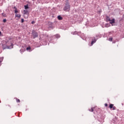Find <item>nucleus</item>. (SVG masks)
<instances>
[{"label":"nucleus","instance_id":"10","mask_svg":"<svg viewBox=\"0 0 124 124\" xmlns=\"http://www.w3.org/2000/svg\"><path fill=\"white\" fill-rule=\"evenodd\" d=\"M113 107H114V105L113 104H110L109 105V108H110V109H112V108H113Z\"/></svg>","mask_w":124,"mask_h":124},{"label":"nucleus","instance_id":"14","mask_svg":"<svg viewBox=\"0 0 124 124\" xmlns=\"http://www.w3.org/2000/svg\"><path fill=\"white\" fill-rule=\"evenodd\" d=\"M24 7L25 9H29V6L28 5H25Z\"/></svg>","mask_w":124,"mask_h":124},{"label":"nucleus","instance_id":"17","mask_svg":"<svg viewBox=\"0 0 124 124\" xmlns=\"http://www.w3.org/2000/svg\"><path fill=\"white\" fill-rule=\"evenodd\" d=\"M16 102L18 103L20 102V99L16 98Z\"/></svg>","mask_w":124,"mask_h":124},{"label":"nucleus","instance_id":"13","mask_svg":"<svg viewBox=\"0 0 124 124\" xmlns=\"http://www.w3.org/2000/svg\"><path fill=\"white\" fill-rule=\"evenodd\" d=\"M2 61H3V57H0V63L2 62Z\"/></svg>","mask_w":124,"mask_h":124},{"label":"nucleus","instance_id":"20","mask_svg":"<svg viewBox=\"0 0 124 124\" xmlns=\"http://www.w3.org/2000/svg\"><path fill=\"white\" fill-rule=\"evenodd\" d=\"M3 22L4 23H6V19H4L3 20Z\"/></svg>","mask_w":124,"mask_h":124},{"label":"nucleus","instance_id":"21","mask_svg":"<svg viewBox=\"0 0 124 124\" xmlns=\"http://www.w3.org/2000/svg\"><path fill=\"white\" fill-rule=\"evenodd\" d=\"M113 110H116V109H117V108H116V107H113Z\"/></svg>","mask_w":124,"mask_h":124},{"label":"nucleus","instance_id":"25","mask_svg":"<svg viewBox=\"0 0 124 124\" xmlns=\"http://www.w3.org/2000/svg\"><path fill=\"white\" fill-rule=\"evenodd\" d=\"M14 9H17V8H16V7H15V6L14 7Z\"/></svg>","mask_w":124,"mask_h":124},{"label":"nucleus","instance_id":"18","mask_svg":"<svg viewBox=\"0 0 124 124\" xmlns=\"http://www.w3.org/2000/svg\"><path fill=\"white\" fill-rule=\"evenodd\" d=\"M15 13H16V14H17V13H18V10H17V9H16L15 10Z\"/></svg>","mask_w":124,"mask_h":124},{"label":"nucleus","instance_id":"7","mask_svg":"<svg viewBox=\"0 0 124 124\" xmlns=\"http://www.w3.org/2000/svg\"><path fill=\"white\" fill-rule=\"evenodd\" d=\"M58 20H62V17L61 16H58Z\"/></svg>","mask_w":124,"mask_h":124},{"label":"nucleus","instance_id":"6","mask_svg":"<svg viewBox=\"0 0 124 124\" xmlns=\"http://www.w3.org/2000/svg\"><path fill=\"white\" fill-rule=\"evenodd\" d=\"M110 24H114L115 23V19L114 18H113L112 20H110V21H109Z\"/></svg>","mask_w":124,"mask_h":124},{"label":"nucleus","instance_id":"1","mask_svg":"<svg viewBox=\"0 0 124 124\" xmlns=\"http://www.w3.org/2000/svg\"><path fill=\"white\" fill-rule=\"evenodd\" d=\"M10 40H11V38H10L6 39L5 41V45H2V48L3 50L5 49H12V48H13V44H12V43H10L11 46H8L9 45V41H10Z\"/></svg>","mask_w":124,"mask_h":124},{"label":"nucleus","instance_id":"9","mask_svg":"<svg viewBox=\"0 0 124 124\" xmlns=\"http://www.w3.org/2000/svg\"><path fill=\"white\" fill-rule=\"evenodd\" d=\"M24 15H26V14H29V12L27 10H24Z\"/></svg>","mask_w":124,"mask_h":124},{"label":"nucleus","instance_id":"11","mask_svg":"<svg viewBox=\"0 0 124 124\" xmlns=\"http://www.w3.org/2000/svg\"><path fill=\"white\" fill-rule=\"evenodd\" d=\"M111 21V19H110V18H109L108 17L107 18V22H110Z\"/></svg>","mask_w":124,"mask_h":124},{"label":"nucleus","instance_id":"22","mask_svg":"<svg viewBox=\"0 0 124 124\" xmlns=\"http://www.w3.org/2000/svg\"><path fill=\"white\" fill-rule=\"evenodd\" d=\"M24 18H22L21 19V23H24Z\"/></svg>","mask_w":124,"mask_h":124},{"label":"nucleus","instance_id":"8","mask_svg":"<svg viewBox=\"0 0 124 124\" xmlns=\"http://www.w3.org/2000/svg\"><path fill=\"white\" fill-rule=\"evenodd\" d=\"M95 42H96V40H94L93 41H92V42H91L92 46H93V43H95Z\"/></svg>","mask_w":124,"mask_h":124},{"label":"nucleus","instance_id":"4","mask_svg":"<svg viewBox=\"0 0 124 124\" xmlns=\"http://www.w3.org/2000/svg\"><path fill=\"white\" fill-rule=\"evenodd\" d=\"M23 16L25 19H28L29 18V14L23 15Z\"/></svg>","mask_w":124,"mask_h":124},{"label":"nucleus","instance_id":"12","mask_svg":"<svg viewBox=\"0 0 124 124\" xmlns=\"http://www.w3.org/2000/svg\"><path fill=\"white\" fill-rule=\"evenodd\" d=\"M108 41H110V42L113 41V38H112V37L109 38Z\"/></svg>","mask_w":124,"mask_h":124},{"label":"nucleus","instance_id":"24","mask_svg":"<svg viewBox=\"0 0 124 124\" xmlns=\"http://www.w3.org/2000/svg\"><path fill=\"white\" fill-rule=\"evenodd\" d=\"M35 22H34L33 21L31 22V24H35Z\"/></svg>","mask_w":124,"mask_h":124},{"label":"nucleus","instance_id":"26","mask_svg":"<svg viewBox=\"0 0 124 124\" xmlns=\"http://www.w3.org/2000/svg\"><path fill=\"white\" fill-rule=\"evenodd\" d=\"M1 34V31H0V35Z\"/></svg>","mask_w":124,"mask_h":124},{"label":"nucleus","instance_id":"19","mask_svg":"<svg viewBox=\"0 0 124 124\" xmlns=\"http://www.w3.org/2000/svg\"><path fill=\"white\" fill-rule=\"evenodd\" d=\"M89 111H90V112H93V108H91L90 109H89Z\"/></svg>","mask_w":124,"mask_h":124},{"label":"nucleus","instance_id":"15","mask_svg":"<svg viewBox=\"0 0 124 124\" xmlns=\"http://www.w3.org/2000/svg\"><path fill=\"white\" fill-rule=\"evenodd\" d=\"M56 37H57V38H60V37H61V36H60L59 34H56Z\"/></svg>","mask_w":124,"mask_h":124},{"label":"nucleus","instance_id":"23","mask_svg":"<svg viewBox=\"0 0 124 124\" xmlns=\"http://www.w3.org/2000/svg\"><path fill=\"white\" fill-rule=\"evenodd\" d=\"M105 106H106V107H107V106H108V104H105Z\"/></svg>","mask_w":124,"mask_h":124},{"label":"nucleus","instance_id":"16","mask_svg":"<svg viewBox=\"0 0 124 124\" xmlns=\"http://www.w3.org/2000/svg\"><path fill=\"white\" fill-rule=\"evenodd\" d=\"M31 46H29V47H27L26 48V50H27V51H29V50H31Z\"/></svg>","mask_w":124,"mask_h":124},{"label":"nucleus","instance_id":"2","mask_svg":"<svg viewBox=\"0 0 124 124\" xmlns=\"http://www.w3.org/2000/svg\"><path fill=\"white\" fill-rule=\"evenodd\" d=\"M63 10L66 12L69 11V10H70V5L68 3H66L63 8Z\"/></svg>","mask_w":124,"mask_h":124},{"label":"nucleus","instance_id":"3","mask_svg":"<svg viewBox=\"0 0 124 124\" xmlns=\"http://www.w3.org/2000/svg\"><path fill=\"white\" fill-rule=\"evenodd\" d=\"M32 35H33V38H35L36 37H38V33L37 32H35V31H32Z\"/></svg>","mask_w":124,"mask_h":124},{"label":"nucleus","instance_id":"5","mask_svg":"<svg viewBox=\"0 0 124 124\" xmlns=\"http://www.w3.org/2000/svg\"><path fill=\"white\" fill-rule=\"evenodd\" d=\"M15 16H16V17L17 18H21V15L20 14H16L15 15Z\"/></svg>","mask_w":124,"mask_h":124}]
</instances>
